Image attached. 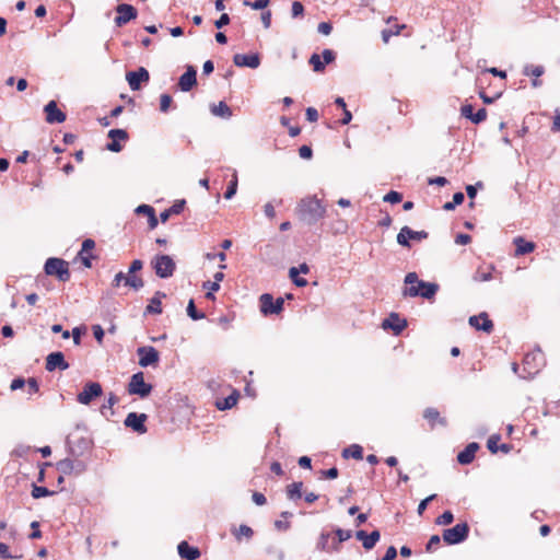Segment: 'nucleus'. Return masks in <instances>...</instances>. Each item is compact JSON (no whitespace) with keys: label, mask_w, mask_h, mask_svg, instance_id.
<instances>
[{"label":"nucleus","mask_w":560,"mask_h":560,"mask_svg":"<svg viewBox=\"0 0 560 560\" xmlns=\"http://www.w3.org/2000/svg\"><path fill=\"white\" fill-rule=\"evenodd\" d=\"M405 283L408 285L402 292L405 296H421L423 299L431 300L439 291V285L436 283L419 280L416 272H408L405 277Z\"/></svg>","instance_id":"nucleus-1"},{"label":"nucleus","mask_w":560,"mask_h":560,"mask_svg":"<svg viewBox=\"0 0 560 560\" xmlns=\"http://www.w3.org/2000/svg\"><path fill=\"white\" fill-rule=\"evenodd\" d=\"M44 112L46 113V121L48 124H61L66 120V114L61 112L55 101L48 102Z\"/></svg>","instance_id":"nucleus-17"},{"label":"nucleus","mask_w":560,"mask_h":560,"mask_svg":"<svg viewBox=\"0 0 560 560\" xmlns=\"http://www.w3.org/2000/svg\"><path fill=\"white\" fill-rule=\"evenodd\" d=\"M500 439L501 436L499 434H493L489 438L487 447L492 454H495L499 451L498 442Z\"/></svg>","instance_id":"nucleus-47"},{"label":"nucleus","mask_w":560,"mask_h":560,"mask_svg":"<svg viewBox=\"0 0 560 560\" xmlns=\"http://www.w3.org/2000/svg\"><path fill=\"white\" fill-rule=\"evenodd\" d=\"M305 115L306 119L311 122H315L318 120V112L314 107L306 108Z\"/></svg>","instance_id":"nucleus-60"},{"label":"nucleus","mask_w":560,"mask_h":560,"mask_svg":"<svg viewBox=\"0 0 560 560\" xmlns=\"http://www.w3.org/2000/svg\"><path fill=\"white\" fill-rule=\"evenodd\" d=\"M57 369L60 371L69 369V363L65 360V355L60 351L51 352L46 358V370L52 372Z\"/></svg>","instance_id":"nucleus-16"},{"label":"nucleus","mask_w":560,"mask_h":560,"mask_svg":"<svg viewBox=\"0 0 560 560\" xmlns=\"http://www.w3.org/2000/svg\"><path fill=\"white\" fill-rule=\"evenodd\" d=\"M545 365V355L540 349H534L525 354L523 359V373L518 374L520 377L529 380L533 378L540 369Z\"/></svg>","instance_id":"nucleus-3"},{"label":"nucleus","mask_w":560,"mask_h":560,"mask_svg":"<svg viewBox=\"0 0 560 560\" xmlns=\"http://www.w3.org/2000/svg\"><path fill=\"white\" fill-rule=\"evenodd\" d=\"M317 31L323 34V35H329L332 31V26L330 23L328 22H322L318 24L317 26Z\"/></svg>","instance_id":"nucleus-62"},{"label":"nucleus","mask_w":560,"mask_h":560,"mask_svg":"<svg viewBox=\"0 0 560 560\" xmlns=\"http://www.w3.org/2000/svg\"><path fill=\"white\" fill-rule=\"evenodd\" d=\"M515 245V256H522L534 252L535 244L524 240L522 236H517L513 240Z\"/></svg>","instance_id":"nucleus-27"},{"label":"nucleus","mask_w":560,"mask_h":560,"mask_svg":"<svg viewBox=\"0 0 560 560\" xmlns=\"http://www.w3.org/2000/svg\"><path fill=\"white\" fill-rule=\"evenodd\" d=\"M462 115L468 119H470L475 124H479L487 118L486 108H480L477 113L474 112L471 105H465L462 107Z\"/></svg>","instance_id":"nucleus-26"},{"label":"nucleus","mask_w":560,"mask_h":560,"mask_svg":"<svg viewBox=\"0 0 560 560\" xmlns=\"http://www.w3.org/2000/svg\"><path fill=\"white\" fill-rule=\"evenodd\" d=\"M165 298V293H162L158 291L154 296L150 300L149 305L145 308L147 313L150 314H161L162 307H161V299Z\"/></svg>","instance_id":"nucleus-32"},{"label":"nucleus","mask_w":560,"mask_h":560,"mask_svg":"<svg viewBox=\"0 0 560 560\" xmlns=\"http://www.w3.org/2000/svg\"><path fill=\"white\" fill-rule=\"evenodd\" d=\"M237 394L236 393H233L231 395H229L228 397H225L223 400H218L215 406L219 410H226V409H231L232 407H234L237 402Z\"/></svg>","instance_id":"nucleus-34"},{"label":"nucleus","mask_w":560,"mask_h":560,"mask_svg":"<svg viewBox=\"0 0 560 560\" xmlns=\"http://www.w3.org/2000/svg\"><path fill=\"white\" fill-rule=\"evenodd\" d=\"M292 18H301L304 14V5L300 1H294L291 9Z\"/></svg>","instance_id":"nucleus-50"},{"label":"nucleus","mask_w":560,"mask_h":560,"mask_svg":"<svg viewBox=\"0 0 560 560\" xmlns=\"http://www.w3.org/2000/svg\"><path fill=\"white\" fill-rule=\"evenodd\" d=\"M435 497H436L435 494H431V495H429L428 498H425L424 500H422V501L419 503L418 509H417V512H418V514H419V515H422V514H423V512L425 511V509H427V506H428L429 502H431L432 500H434V499H435Z\"/></svg>","instance_id":"nucleus-56"},{"label":"nucleus","mask_w":560,"mask_h":560,"mask_svg":"<svg viewBox=\"0 0 560 560\" xmlns=\"http://www.w3.org/2000/svg\"><path fill=\"white\" fill-rule=\"evenodd\" d=\"M143 284V280L140 277L131 276V273L126 277L125 285H128L135 290L141 289Z\"/></svg>","instance_id":"nucleus-38"},{"label":"nucleus","mask_w":560,"mask_h":560,"mask_svg":"<svg viewBox=\"0 0 560 560\" xmlns=\"http://www.w3.org/2000/svg\"><path fill=\"white\" fill-rule=\"evenodd\" d=\"M152 268L154 269L158 277L167 279L174 275L176 264L174 259L168 255H156L151 261Z\"/></svg>","instance_id":"nucleus-4"},{"label":"nucleus","mask_w":560,"mask_h":560,"mask_svg":"<svg viewBox=\"0 0 560 560\" xmlns=\"http://www.w3.org/2000/svg\"><path fill=\"white\" fill-rule=\"evenodd\" d=\"M127 390L130 395H137L140 398H145L151 394L152 385L144 382V375L142 372H137L130 377Z\"/></svg>","instance_id":"nucleus-6"},{"label":"nucleus","mask_w":560,"mask_h":560,"mask_svg":"<svg viewBox=\"0 0 560 560\" xmlns=\"http://www.w3.org/2000/svg\"><path fill=\"white\" fill-rule=\"evenodd\" d=\"M117 402L118 397L113 393L109 394L107 401L102 406V412H104L105 409H112Z\"/></svg>","instance_id":"nucleus-57"},{"label":"nucleus","mask_w":560,"mask_h":560,"mask_svg":"<svg viewBox=\"0 0 560 560\" xmlns=\"http://www.w3.org/2000/svg\"><path fill=\"white\" fill-rule=\"evenodd\" d=\"M479 450V444L476 442L469 443L462 452L457 455V460L462 465L470 464L476 455V452Z\"/></svg>","instance_id":"nucleus-24"},{"label":"nucleus","mask_w":560,"mask_h":560,"mask_svg":"<svg viewBox=\"0 0 560 560\" xmlns=\"http://www.w3.org/2000/svg\"><path fill=\"white\" fill-rule=\"evenodd\" d=\"M428 233L425 231H413L409 226H402L397 234V243L402 247H410V240L420 242L422 240L428 238Z\"/></svg>","instance_id":"nucleus-9"},{"label":"nucleus","mask_w":560,"mask_h":560,"mask_svg":"<svg viewBox=\"0 0 560 560\" xmlns=\"http://www.w3.org/2000/svg\"><path fill=\"white\" fill-rule=\"evenodd\" d=\"M172 104V97L168 94H162L160 96V110L166 113Z\"/></svg>","instance_id":"nucleus-48"},{"label":"nucleus","mask_w":560,"mask_h":560,"mask_svg":"<svg viewBox=\"0 0 560 560\" xmlns=\"http://www.w3.org/2000/svg\"><path fill=\"white\" fill-rule=\"evenodd\" d=\"M108 138L112 139V142L107 143L106 149L112 152H120L121 145L118 140H127L128 133L124 129H112L108 131Z\"/></svg>","instance_id":"nucleus-22"},{"label":"nucleus","mask_w":560,"mask_h":560,"mask_svg":"<svg viewBox=\"0 0 560 560\" xmlns=\"http://www.w3.org/2000/svg\"><path fill=\"white\" fill-rule=\"evenodd\" d=\"M210 112L213 116L229 119L232 117V109L226 105L225 102H219L211 106Z\"/></svg>","instance_id":"nucleus-30"},{"label":"nucleus","mask_w":560,"mask_h":560,"mask_svg":"<svg viewBox=\"0 0 560 560\" xmlns=\"http://www.w3.org/2000/svg\"><path fill=\"white\" fill-rule=\"evenodd\" d=\"M469 325L477 330H482L488 334L493 329V323L491 319H489L487 313H480L479 315L470 316Z\"/></svg>","instance_id":"nucleus-21"},{"label":"nucleus","mask_w":560,"mask_h":560,"mask_svg":"<svg viewBox=\"0 0 560 560\" xmlns=\"http://www.w3.org/2000/svg\"><path fill=\"white\" fill-rule=\"evenodd\" d=\"M231 533L238 542L242 541L244 538L246 540H250L252 537L254 536V530L249 526L244 524L240 525L237 528L233 527L231 529Z\"/></svg>","instance_id":"nucleus-29"},{"label":"nucleus","mask_w":560,"mask_h":560,"mask_svg":"<svg viewBox=\"0 0 560 560\" xmlns=\"http://www.w3.org/2000/svg\"><path fill=\"white\" fill-rule=\"evenodd\" d=\"M397 556V549L394 546L387 548L382 560H394Z\"/></svg>","instance_id":"nucleus-64"},{"label":"nucleus","mask_w":560,"mask_h":560,"mask_svg":"<svg viewBox=\"0 0 560 560\" xmlns=\"http://www.w3.org/2000/svg\"><path fill=\"white\" fill-rule=\"evenodd\" d=\"M27 392L30 395L37 394L39 392V384L36 378L30 377L26 383Z\"/></svg>","instance_id":"nucleus-51"},{"label":"nucleus","mask_w":560,"mask_h":560,"mask_svg":"<svg viewBox=\"0 0 560 560\" xmlns=\"http://www.w3.org/2000/svg\"><path fill=\"white\" fill-rule=\"evenodd\" d=\"M56 468L62 475H80L85 470V465L80 460L65 458L56 464Z\"/></svg>","instance_id":"nucleus-13"},{"label":"nucleus","mask_w":560,"mask_h":560,"mask_svg":"<svg viewBox=\"0 0 560 560\" xmlns=\"http://www.w3.org/2000/svg\"><path fill=\"white\" fill-rule=\"evenodd\" d=\"M454 521V515L451 511L443 512L438 518V525H448Z\"/></svg>","instance_id":"nucleus-46"},{"label":"nucleus","mask_w":560,"mask_h":560,"mask_svg":"<svg viewBox=\"0 0 560 560\" xmlns=\"http://www.w3.org/2000/svg\"><path fill=\"white\" fill-rule=\"evenodd\" d=\"M298 275H299L298 268L296 267H291L290 270H289V276L292 279L293 283L296 287H301V288L307 285L306 279L300 278V277H298Z\"/></svg>","instance_id":"nucleus-39"},{"label":"nucleus","mask_w":560,"mask_h":560,"mask_svg":"<svg viewBox=\"0 0 560 560\" xmlns=\"http://www.w3.org/2000/svg\"><path fill=\"white\" fill-rule=\"evenodd\" d=\"M102 394L103 389L100 383L89 382L84 385L83 390L78 394L77 400L82 405H90L94 398Z\"/></svg>","instance_id":"nucleus-10"},{"label":"nucleus","mask_w":560,"mask_h":560,"mask_svg":"<svg viewBox=\"0 0 560 560\" xmlns=\"http://www.w3.org/2000/svg\"><path fill=\"white\" fill-rule=\"evenodd\" d=\"M148 416L145 413L138 412H129L124 421V424L127 428L132 429L135 432L139 434H143L147 432L145 421Z\"/></svg>","instance_id":"nucleus-12"},{"label":"nucleus","mask_w":560,"mask_h":560,"mask_svg":"<svg viewBox=\"0 0 560 560\" xmlns=\"http://www.w3.org/2000/svg\"><path fill=\"white\" fill-rule=\"evenodd\" d=\"M237 191V174L234 172L232 179L226 188V191L224 192V197L226 199H231Z\"/></svg>","instance_id":"nucleus-40"},{"label":"nucleus","mask_w":560,"mask_h":560,"mask_svg":"<svg viewBox=\"0 0 560 560\" xmlns=\"http://www.w3.org/2000/svg\"><path fill=\"white\" fill-rule=\"evenodd\" d=\"M117 16L115 18V24L117 26H122L130 22L131 20L137 18V10L127 3L119 4L116 8Z\"/></svg>","instance_id":"nucleus-15"},{"label":"nucleus","mask_w":560,"mask_h":560,"mask_svg":"<svg viewBox=\"0 0 560 560\" xmlns=\"http://www.w3.org/2000/svg\"><path fill=\"white\" fill-rule=\"evenodd\" d=\"M342 457H345V458L352 457L354 459H362L363 458V450L360 445L352 444L342 451Z\"/></svg>","instance_id":"nucleus-33"},{"label":"nucleus","mask_w":560,"mask_h":560,"mask_svg":"<svg viewBox=\"0 0 560 560\" xmlns=\"http://www.w3.org/2000/svg\"><path fill=\"white\" fill-rule=\"evenodd\" d=\"M401 199H402V195L395 190H390L388 194H386L383 197V200L385 202H389V203H398L401 201Z\"/></svg>","instance_id":"nucleus-45"},{"label":"nucleus","mask_w":560,"mask_h":560,"mask_svg":"<svg viewBox=\"0 0 560 560\" xmlns=\"http://www.w3.org/2000/svg\"><path fill=\"white\" fill-rule=\"evenodd\" d=\"M299 154L302 159H305V160H308L312 158L313 155V151H312V148L308 147V145H302L300 149H299Z\"/></svg>","instance_id":"nucleus-63"},{"label":"nucleus","mask_w":560,"mask_h":560,"mask_svg":"<svg viewBox=\"0 0 560 560\" xmlns=\"http://www.w3.org/2000/svg\"><path fill=\"white\" fill-rule=\"evenodd\" d=\"M95 247V242L92 238H86L82 243V247L80 250V255L82 256L83 253L92 250Z\"/></svg>","instance_id":"nucleus-61"},{"label":"nucleus","mask_w":560,"mask_h":560,"mask_svg":"<svg viewBox=\"0 0 560 560\" xmlns=\"http://www.w3.org/2000/svg\"><path fill=\"white\" fill-rule=\"evenodd\" d=\"M302 489H303V482L302 481H295L287 486L285 492L287 497L291 501H298L302 498Z\"/></svg>","instance_id":"nucleus-31"},{"label":"nucleus","mask_w":560,"mask_h":560,"mask_svg":"<svg viewBox=\"0 0 560 560\" xmlns=\"http://www.w3.org/2000/svg\"><path fill=\"white\" fill-rule=\"evenodd\" d=\"M197 84V71L192 66H188L185 73L179 77L178 86L180 91L188 92Z\"/></svg>","instance_id":"nucleus-19"},{"label":"nucleus","mask_w":560,"mask_h":560,"mask_svg":"<svg viewBox=\"0 0 560 560\" xmlns=\"http://www.w3.org/2000/svg\"><path fill=\"white\" fill-rule=\"evenodd\" d=\"M203 288L208 290L206 293L207 299H214L213 292L220 289V284L217 281H207L203 283Z\"/></svg>","instance_id":"nucleus-43"},{"label":"nucleus","mask_w":560,"mask_h":560,"mask_svg":"<svg viewBox=\"0 0 560 560\" xmlns=\"http://www.w3.org/2000/svg\"><path fill=\"white\" fill-rule=\"evenodd\" d=\"M137 354L139 357V365L142 368L154 365L160 360L159 351L151 346L139 347Z\"/></svg>","instance_id":"nucleus-11"},{"label":"nucleus","mask_w":560,"mask_h":560,"mask_svg":"<svg viewBox=\"0 0 560 560\" xmlns=\"http://www.w3.org/2000/svg\"><path fill=\"white\" fill-rule=\"evenodd\" d=\"M469 526L467 523L456 524L452 528L444 529L443 539L447 545L460 544L468 537Z\"/></svg>","instance_id":"nucleus-7"},{"label":"nucleus","mask_w":560,"mask_h":560,"mask_svg":"<svg viewBox=\"0 0 560 560\" xmlns=\"http://www.w3.org/2000/svg\"><path fill=\"white\" fill-rule=\"evenodd\" d=\"M150 79L149 71L140 67L136 71H130L126 74V80L132 91H138L141 88V83L148 82Z\"/></svg>","instance_id":"nucleus-14"},{"label":"nucleus","mask_w":560,"mask_h":560,"mask_svg":"<svg viewBox=\"0 0 560 560\" xmlns=\"http://www.w3.org/2000/svg\"><path fill=\"white\" fill-rule=\"evenodd\" d=\"M440 542H441L440 537L438 535H433L429 539L425 548L428 551H433L435 548L439 547Z\"/></svg>","instance_id":"nucleus-58"},{"label":"nucleus","mask_w":560,"mask_h":560,"mask_svg":"<svg viewBox=\"0 0 560 560\" xmlns=\"http://www.w3.org/2000/svg\"><path fill=\"white\" fill-rule=\"evenodd\" d=\"M187 314L192 320H199L205 318V313H201L196 308L194 300H190L188 302Z\"/></svg>","instance_id":"nucleus-36"},{"label":"nucleus","mask_w":560,"mask_h":560,"mask_svg":"<svg viewBox=\"0 0 560 560\" xmlns=\"http://www.w3.org/2000/svg\"><path fill=\"white\" fill-rule=\"evenodd\" d=\"M308 62L313 66V70L315 72H323L325 69V63L320 60V56L318 54H313Z\"/></svg>","instance_id":"nucleus-41"},{"label":"nucleus","mask_w":560,"mask_h":560,"mask_svg":"<svg viewBox=\"0 0 560 560\" xmlns=\"http://www.w3.org/2000/svg\"><path fill=\"white\" fill-rule=\"evenodd\" d=\"M270 0H255V1H244V5L252 8L253 10H262L269 4Z\"/></svg>","instance_id":"nucleus-44"},{"label":"nucleus","mask_w":560,"mask_h":560,"mask_svg":"<svg viewBox=\"0 0 560 560\" xmlns=\"http://www.w3.org/2000/svg\"><path fill=\"white\" fill-rule=\"evenodd\" d=\"M380 537L381 535L378 530H373L370 534H368L365 530H358L355 533V538L362 541V545L366 550H371L380 540Z\"/></svg>","instance_id":"nucleus-23"},{"label":"nucleus","mask_w":560,"mask_h":560,"mask_svg":"<svg viewBox=\"0 0 560 560\" xmlns=\"http://www.w3.org/2000/svg\"><path fill=\"white\" fill-rule=\"evenodd\" d=\"M329 538H330L329 533H322L318 538V541H317V549L323 550V551L330 550Z\"/></svg>","instance_id":"nucleus-42"},{"label":"nucleus","mask_w":560,"mask_h":560,"mask_svg":"<svg viewBox=\"0 0 560 560\" xmlns=\"http://www.w3.org/2000/svg\"><path fill=\"white\" fill-rule=\"evenodd\" d=\"M0 558L1 559H12V558L19 559V558H21V556H12L9 552L8 545H5L4 542H0Z\"/></svg>","instance_id":"nucleus-55"},{"label":"nucleus","mask_w":560,"mask_h":560,"mask_svg":"<svg viewBox=\"0 0 560 560\" xmlns=\"http://www.w3.org/2000/svg\"><path fill=\"white\" fill-rule=\"evenodd\" d=\"M322 56H323V59H324L323 62L325 65L331 63L335 60V58H336V55H335V52L331 49H324L323 52H322Z\"/></svg>","instance_id":"nucleus-59"},{"label":"nucleus","mask_w":560,"mask_h":560,"mask_svg":"<svg viewBox=\"0 0 560 560\" xmlns=\"http://www.w3.org/2000/svg\"><path fill=\"white\" fill-rule=\"evenodd\" d=\"M325 212V207L316 197L303 198L296 207L299 219L308 225L315 224L324 218Z\"/></svg>","instance_id":"nucleus-2"},{"label":"nucleus","mask_w":560,"mask_h":560,"mask_svg":"<svg viewBox=\"0 0 560 560\" xmlns=\"http://www.w3.org/2000/svg\"><path fill=\"white\" fill-rule=\"evenodd\" d=\"M233 62L237 67L257 69L260 65V57L258 54H236L233 57Z\"/></svg>","instance_id":"nucleus-18"},{"label":"nucleus","mask_w":560,"mask_h":560,"mask_svg":"<svg viewBox=\"0 0 560 560\" xmlns=\"http://www.w3.org/2000/svg\"><path fill=\"white\" fill-rule=\"evenodd\" d=\"M48 276H56L60 281L66 282L70 279L68 262L61 258H48L44 266Z\"/></svg>","instance_id":"nucleus-5"},{"label":"nucleus","mask_w":560,"mask_h":560,"mask_svg":"<svg viewBox=\"0 0 560 560\" xmlns=\"http://www.w3.org/2000/svg\"><path fill=\"white\" fill-rule=\"evenodd\" d=\"M260 302V312L264 315L279 314L283 310L284 301L282 298H278L273 300L272 295L269 293H264L259 298Z\"/></svg>","instance_id":"nucleus-8"},{"label":"nucleus","mask_w":560,"mask_h":560,"mask_svg":"<svg viewBox=\"0 0 560 560\" xmlns=\"http://www.w3.org/2000/svg\"><path fill=\"white\" fill-rule=\"evenodd\" d=\"M178 555L185 560H196L200 557V550L190 546L187 541H182L177 546Z\"/></svg>","instance_id":"nucleus-25"},{"label":"nucleus","mask_w":560,"mask_h":560,"mask_svg":"<svg viewBox=\"0 0 560 560\" xmlns=\"http://www.w3.org/2000/svg\"><path fill=\"white\" fill-rule=\"evenodd\" d=\"M545 72V68L542 66H534V65H526L524 67L523 73L525 75H534L536 78H539Z\"/></svg>","instance_id":"nucleus-35"},{"label":"nucleus","mask_w":560,"mask_h":560,"mask_svg":"<svg viewBox=\"0 0 560 560\" xmlns=\"http://www.w3.org/2000/svg\"><path fill=\"white\" fill-rule=\"evenodd\" d=\"M382 327L384 329H392L395 335H399L407 327V320L400 318L398 314L392 313L383 320Z\"/></svg>","instance_id":"nucleus-20"},{"label":"nucleus","mask_w":560,"mask_h":560,"mask_svg":"<svg viewBox=\"0 0 560 560\" xmlns=\"http://www.w3.org/2000/svg\"><path fill=\"white\" fill-rule=\"evenodd\" d=\"M335 534H336V536L338 538V542L346 541V540L350 539L351 536H352V532L351 530L342 529V528H337L335 530Z\"/></svg>","instance_id":"nucleus-52"},{"label":"nucleus","mask_w":560,"mask_h":560,"mask_svg":"<svg viewBox=\"0 0 560 560\" xmlns=\"http://www.w3.org/2000/svg\"><path fill=\"white\" fill-rule=\"evenodd\" d=\"M142 210H147L150 212V214L148 215V223L150 229H155L158 226L159 220L155 215L154 208H142Z\"/></svg>","instance_id":"nucleus-53"},{"label":"nucleus","mask_w":560,"mask_h":560,"mask_svg":"<svg viewBox=\"0 0 560 560\" xmlns=\"http://www.w3.org/2000/svg\"><path fill=\"white\" fill-rule=\"evenodd\" d=\"M31 452V447L26 445H19L16 446L12 454L16 457H25Z\"/></svg>","instance_id":"nucleus-54"},{"label":"nucleus","mask_w":560,"mask_h":560,"mask_svg":"<svg viewBox=\"0 0 560 560\" xmlns=\"http://www.w3.org/2000/svg\"><path fill=\"white\" fill-rule=\"evenodd\" d=\"M472 279L476 282H486V281H489L492 279V273H491V271L486 272V271L477 270L476 273L474 275Z\"/></svg>","instance_id":"nucleus-49"},{"label":"nucleus","mask_w":560,"mask_h":560,"mask_svg":"<svg viewBox=\"0 0 560 560\" xmlns=\"http://www.w3.org/2000/svg\"><path fill=\"white\" fill-rule=\"evenodd\" d=\"M52 494H54V491H50L48 488L33 485L32 497L34 499H40V498L52 495Z\"/></svg>","instance_id":"nucleus-37"},{"label":"nucleus","mask_w":560,"mask_h":560,"mask_svg":"<svg viewBox=\"0 0 560 560\" xmlns=\"http://www.w3.org/2000/svg\"><path fill=\"white\" fill-rule=\"evenodd\" d=\"M423 417L429 421L431 428H434L435 423H439L442 427H445L447 424L446 419L442 418L440 416V412L435 408H427L423 411Z\"/></svg>","instance_id":"nucleus-28"}]
</instances>
